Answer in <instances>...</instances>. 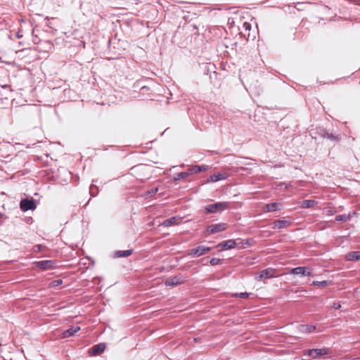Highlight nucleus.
<instances>
[{"instance_id": "obj_33", "label": "nucleus", "mask_w": 360, "mask_h": 360, "mask_svg": "<svg viewBox=\"0 0 360 360\" xmlns=\"http://www.w3.org/2000/svg\"><path fill=\"white\" fill-rule=\"evenodd\" d=\"M7 87H9V86H8V85H7V84H5V85H3V86H2V88H7Z\"/></svg>"}, {"instance_id": "obj_28", "label": "nucleus", "mask_w": 360, "mask_h": 360, "mask_svg": "<svg viewBox=\"0 0 360 360\" xmlns=\"http://www.w3.org/2000/svg\"><path fill=\"white\" fill-rule=\"evenodd\" d=\"M250 293L248 292H240V293H236L234 295L235 297H239L242 298H248L250 296Z\"/></svg>"}, {"instance_id": "obj_12", "label": "nucleus", "mask_w": 360, "mask_h": 360, "mask_svg": "<svg viewBox=\"0 0 360 360\" xmlns=\"http://www.w3.org/2000/svg\"><path fill=\"white\" fill-rule=\"evenodd\" d=\"M54 264L53 260H42L37 262L36 266L41 270H47L52 269Z\"/></svg>"}, {"instance_id": "obj_32", "label": "nucleus", "mask_w": 360, "mask_h": 360, "mask_svg": "<svg viewBox=\"0 0 360 360\" xmlns=\"http://www.w3.org/2000/svg\"><path fill=\"white\" fill-rule=\"evenodd\" d=\"M54 282L57 283V285H58V284L62 283V281L61 280H58V281H55Z\"/></svg>"}, {"instance_id": "obj_11", "label": "nucleus", "mask_w": 360, "mask_h": 360, "mask_svg": "<svg viewBox=\"0 0 360 360\" xmlns=\"http://www.w3.org/2000/svg\"><path fill=\"white\" fill-rule=\"evenodd\" d=\"M208 166L207 165H193L188 167L186 172L188 173V176L192 174H198L202 171L207 170Z\"/></svg>"}, {"instance_id": "obj_14", "label": "nucleus", "mask_w": 360, "mask_h": 360, "mask_svg": "<svg viewBox=\"0 0 360 360\" xmlns=\"http://www.w3.org/2000/svg\"><path fill=\"white\" fill-rule=\"evenodd\" d=\"M276 276V270L272 268H268L264 269L260 272L259 278L260 279H266L271 278Z\"/></svg>"}, {"instance_id": "obj_9", "label": "nucleus", "mask_w": 360, "mask_h": 360, "mask_svg": "<svg viewBox=\"0 0 360 360\" xmlns=\"http://www.w3.org/2000/svg\"><path fill=\"white\" fill-rule=\"evenodd\" d=\"M105 349V345L104 343H99L94 345L91 348H90L89 350V354L91 356H96L103 352Z\"/></svg>"}, {"instance_id": "obj_35", "label": "nucleus", "mask_w": 360, "mask_h": 360, "mask_svg": "<svg viewBox=\"0 0 360 360\" xmlns=\"http://www.w3.org/2000/svg\"><path fill=\"white\" fill-rule=\"evenodd\" d=\"M2 215V214L0 212V217Z\"/></svg>"}, {"instance_id": "obj_27", "label": "nucleus", "mask_w": 360, "mask_h": 360, "mask_svg": "<svg viewBox=\"0 0 360 360\" xmlns=\"http://www.w3.org/2000/svg\"><path fill=\"white\" fill-rule=\"evenodd\" d=\"M221 260L219 258L214 257V258L210 259V264L212 266H216V265H218V264H221Z\"/></svg>"}, {"instance_id": "obj_2", "label": "nucleus", "mask_w": 360, "mask_h": 360, "mask_svg": "<svg viewBox=\"0 0 360 360\" xmlns=\"http://www.w3.org/2000/svg\"><path fill=\"white\" fill-rule=\"evenodd\" d=\"M328 354V349L327 348L305 349L303 351L302 358L303 360H310Z\"/></svg>"}, {"instance_id": "obj_21", "label": "nucleus", "mask_w": 360, "mask_h": 360, "mask_svg": "<svg viewBox=\"0 0 360 360\" xmlns=\"http://www.w3.org/2000/svg\"><path fill=\"white\" fill-rule=\"evenodd\" d=\"M299 330L303 333H311L316 330V326L311 325H300Z\"/></svg>"}, {"instance_id": "obj_15", "label": "nucleus", "mask_w": 360, "mask_h": 360, "mask_svg": "<svg viewBox=\"0 0 360 360\" xmlns=\"http://www.w3.org/2000/svg\"><path fill=\"white\" fill-rule=\"evenodd\" d=\"M291 274L296 275H302L304 276H310L311 272L308 271L307 267L298 266L291 270Z\"/></svg>"}, {"instance_id": "obj_5", "label": "nucleus", "mask_w": 360, "mask_h": 360, "mask_svg": "<svg viewBox=\"0 0 360 360\" xmlns=\"http://www.w3.org/2000/svg\"><path fill=\"white\" fill-rule=\"evenodd\" d=\"M227 229V224L225 223H219L210 225L207 227L206 231L207 234H214L223 231Z\"/></svg>"}, {"instance_id": "obj_22", "label": "nucleus", "mask_w": 360, "mask_h": 360, "mask_svg": "<svg viewBox=\"0 0 360 360\" xmlns=\"http://www.w3.org/2000/svg\"><path fill=\"white\" fill-rule=\"evenodd\" d=\"M225 179V176L221 173L213 174L212 175H211L210 176V181H212V182H215V181H219V180H222V179Z\"/></svg>"}, {"instance_id": "obj_24", "label": "nucleus", "mask_w": 360, "mask_h": 360, "mask_svg": "<svg viewBox=\"0 0 360 360\" xmlns=\"http://www.w3.org/2000/svg\"><path fill=\"white\" fill-rule=\"evenodd\" d=\"M316 202L314 200H305L302 201V207L304 208H310L314 207Z\"/></svg>"}, {"instance_id": "obj_1", "label": "nucleus", "mask_w": 360, "mask_h": 360, "mask_svg": "<svg viewBox=\"0 0 360 360\" xmlns=\"http://www.w3.org/2000/svg\"><path fill=\"white\" fill-rule=\"evenodd\" d=\"M16 115L22 120H31L33 118L38 117L39 108L36 105L30 104L21 105L16 111Z\"/></svg>"}, {"instance_id": "obj_31", "label": "nucleus", "mask_w": 360, "mask_h": 360, "mask_svg": "<svg viewBox=\"0 0 360 360\" xmlns=\"http://www.w3.org/2000/svg\"><path fill=\"white\" fill-rule=\"evenodd\" d=\"M333 307L335 309H339L341 306L339 303H334L333 304Z\"/></svg>"}, {"instance_id": "obj_4", "label": "nucleus", "mask_w": 360, "mask_h": 360, "mask_svg": "<svg viewBox=\"0 0 360 360\" xmlns=\"http://www.w3.org/2000/svg\"><path fill=\"white\" fill-rule=\"evenodd\" d=\"M186 281V277L179 274L174 276L167 278L165 281L167 286H175L182 283H184Z\"/></svg>"}, {"instance_id": "obj_30", "label": "nucleus", "mask_w": 360, "mask_h": 360, "mask_svg": "<svg viewBox=\"0 0 360 360\" xmlns=\"http://www.w3.org/2000/svg\"><path fill=\"white\" fill-rule=\"evenodd\" d=\"M243 27L246 30H250L251 29V25L248 22H244Z\"/></svg>"}, {"instance_id": "obj_20", "label": "nucleus", "mask_w": 360, "mask_h": 360, "mask_svg": "<svg viewBox=\"0 0 360 360\" xmlns=\"http://www.w3.org/2000/svg\"><path fill=\"white\" fill-rule=\"evenodd\" d=\"M133 252L132 250H117L115 252V257H127L130 256Z\"/></svg>"}, {"instance_id": "obj_3", "label": "nucleus", "mask_w": 360, "mask_h": 360, "mask_svg": "<svg viewBox=\"0 0 360 360\" xmlns=\"http://www.w3.org/2000/svg\"><path fill=\"white\" fill-rule=\"evenodd\" d=\"M229 203L228 202H219L214 204H211L204 207L205 212L208 213H217L221 212L223 210L229 208Z\"/></svg>"}, {"instance_id": "obj_16", "label": "nucleus", "mask_w": 360, "mask_h": 360, "mask_svg": "<svg viewBox=\"0 0 360 360\" xmlns=\"http://www.w3.org/2000/svg\"><path fill=\"white\" fill-rule=\"evenodd\" d=\"M218 246L222 247L224 250H229L234 248L236 246V243L234 240H228L219 243Z\"/></svg>"}, {"instance_id": "obj_25", "label": "nucleus", "mask_w": 360, "mask_h": 360, "mask_svg": "<svg viewBox=\"0 0 360 360\" xmlns=\"http://www.w3.org/2000/svg\"><path fill=\"white\" fill-rule=\"evenodd\" d=\"M336 221H348L350 219L349 215L347 214H340L335 217Z\"/></svg>"}, {"instance_id": "obj_10", "label": "nucleus", "mask_w": 360, "mask_h": 360, "mask_svg": "<svg viewBox=\"0 0 360 360\" xmlns=\"http://www.w3.org/2000/svg\"><path fill=\"white\" fill-rule=\"evenodd\" d=\"M319 134L321 136V137L328 139L332 141H339L340 139L339 136L335 135L332 133H329L324 129H320Z\"/></svg>"}, {"instance_id": "obj_17", "label": "nucleus", "mask_w": 360, "mask_h": 360, "mask_svg": "<svg viewBox=\"0 0 360 360\" xmlns=\"http://www.w3.org/2000/svg\"><path fill=\"white\" fill-rule=\"evenodd\" d=\"M79 330H80V327H79V326H72V327H70L69 329L66 330L64 332V335H63V337H64V338H68V337L73 336V335H75V333H77Z\"/></svg>"}, {"instance_id": "obj_29", "label": "nucleus", "mask_w": 360, "mask_h": 360, "mask_svg": "<svg viewBox=\"0 0 360 360\" xmlns=\"http://www.w3.org/2000/svg\"><path fill=\"white\" fill-rule=\"evenodd\" d=\"M158 191V188H152L150 191H148L147 193H148V195H155Z\"/></svg>"}, {"instance_id": "obj_7", "label": "nucleus", "mask_w": 360, "mask_h": 360, "mask_svg": "<svg viewBox=\"0 0 360 360\" xmlns=\"http://www.w3.org/2000/svg\"><path fill=\"white\" fill-rule=\"evenodd\" d=\"M210 250L211 248L210 247L200 245L195 248L192 249L190 254L194 256L200 257L201 255H205L206 253H208Z\"/></svg>"}, {"instance_id": "obj_26", "label": "nucleus", "mask_w": 360, "mask_h": 360, "mask_svg": "<svg viewBox=\"0 0 360 360\" xmlns=\"http://www.w3.org/2000/svg\"><path fill=\"white\" fill-rule=\"evenodd\" d=\"M329 282L328 281H313V285L316 286L325 287L328 285Z\"/></svg>"}, {"instance_id": "obj_18", "label": "nucleus", "mask_w": 360, "mask_h": 360, "mask_svg": "<svg viewBox=\"0 0 360 360\" xmlns=\"http://www.w3.org/2000/svg\"><path fill=\"white\" fill-rule=\"evenodd\" d=\"M346 259L348 261H359L360 260V252L359 251L350 252L346 255Z\"/></svg>"}, {"instance_id": "obj_19", "label": "nucleus", "mask_w": 360, "mask_h": 360, "mask_svg": "<svg viewBox=\"0 0 360 360\" xmlns=\"http://www.w3.org/2000/svg\"><path fill=\"white\" fill-rule=\"evenodd\" d=\"M280 205L281 204L277 202L269 203L265 205L264 209L266 212H274L281 210Z\"/></svg>"}, {"instance_id": "obj_6", "label": "nucleus", "mask_w": 360, "mask_h": 360, "mask_svg": "<svg viewBox=\"0 0 360 360\" xmlns=\"http://www.w3.org/2000/svg\"><path fill=\"white\" fill-rule=\"evenodd\" d=\"M20 207L23 211L33 210L36 208L35 202L33 198L22 199L20 201Z\"/></svg>"}, {"instance_id": "obj_34", "label": "nucleus", "mask_w": 360, "mask_h": 360, "mask_svg": "<svg viewBox=\"0 0 360 360\" xmlns=\"http://www.w3.org/2000/svg\"><path fill=\"white\" fill-rule=\"evenodd\" d=\"M148 89V87L147 86H143L142 89Z\"/></svg>"}, {"instance_id": "obj_13", "label": "nucleus", "mask_w": 360, "mask_h": 360, "mask_svg": "<svg viewBox=\"0 0 360 360\" xmlns=\"http://www.w3.org/2000/svg\"><path fill=\"white\" fill-rule=\"evenodd\" d=\"M182 221V218L180 217H170L166 220H165L162 225L165 227L171 226L173 225H178Z\"/></svg>"}, {"instance_id": "obj_8", "label": "nucleus", "mask_w": 360, "mask_h": 360, "mask_svg": "<svg viewBox=\"0 0 360 360\" xmlns=\"http://www.w3.org/2000/svg\"><path fill=\"white\" fill-rule=\"evenodd\" d=\"M292 222L290 220L286 219H278L276 220L272 223V229H285L291 225Z\"/></svg>"}, {"instance_id": "obj_23", "label": "nucleus", "mask_w": 360, "mask_h": 360, "mask_svg": "<svg viewBox=\"0 0 360 360\" xmlns=\"http://www.w3.org/2000/svg\"><path fill=\"white\" fill-rule=\"evenodd\" d=\"M188 176V173L186 172H179L174 175L173 179L174 181H179L180 179H186Z\"/></svg>"}]
</instances>
